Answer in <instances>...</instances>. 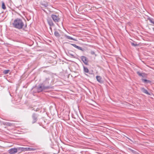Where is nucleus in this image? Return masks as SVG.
<instances>
[{
    "label": "nucleus",
    "mask_w": 154,
    "mask_h": 154,
    "mask_svg": "<svg viewBox=\"0 0 154 154\" xmlns=\"http://www.w3.org/2000/svg\"><path fill=\"white\" fill-rule=\"evenodd\" d=\"M13 27L19 29H22L24 25L22 20L20 18H17L14 20L12 23Z\"/></svg>",
    "instance_id": "f257e3e1"
},
{
    "label": "nucleus",
    "mask_w": 154,
    "mask_h": 154,
    "mask_svg": "<svg viewBox=\"0 0 154 154\" xmlns=\"http://www.w3.org/2000/svg\"><path fill=\"white\" fill-rule=\"evenodd\" d=\"M21 148H22V147L11 148L9 149L8 151V153L10 154H15L18 151H19L20 152H22V151L21 150Z\"/></svg>",
    "instance_id": "f03ea898"
},
{
    "label": "nucleus",
    "mask_w": 154,
    "mask_h": 154,
    "mask_svg": "<svg viewBox=\"0 0 154 154\" xmlns=\"http://www.w3.org/2000/svg\"><path fill=\"white\" fill-rule=\"evenodd\" d=\"M48 87H45L42 84H40L39 86L37 88V90L38 92H40L44 90L48 89Z\"/></svg>",
    "instance_id": "7ed1b4c3"
},
{
    "label": "nucleus",
    "mask_w": 154,
    "mask_h": 154,
    "mask_svg": "<svg viewBox=\"0 0 154 154\" xmlns=\"http://www.w3.org/2000/svg\"><path fill=\"white\" fill-rule=\"evenodd\" d=\"M51 17L54 22L56 23L59 22L60 21V18L58 15L53 14L51 15Z\"/></svg>",
    "instance_id": "20e7f679"
},
{
    "label": "nucleus",
    "mask_w": 154,
    "mask_h": 154,
    "mask_svg": "<svg viewBox=\"0 0 154 154\" xmlns=\"http://www.w3.org/2000/svg\"><path fill=\"white\" fill-rule=\"evenodd\" d=\"M50 79L49 78H46L45 81L42 83L45 87H48V89H50L51 87L49 85V80Z\"/></svg>",
    "instance_id": "39448f33"
},
{
    "label": "nucleus",
    "mask_w": 154,
    "mask_h": 154,
    "mask_svg": "<svg viewBox=\"0 0 154 154\" xmlns=\"http://www.w3.org/2000/svg\"><path fill=\"white\" fill-rule=\"evenodd\" d=\"M38 115L35 113H33L32 115V123L33 124L36 122L37 120L38 117Z\"/></svg>",
    "instance_id": "423d86ee"
},
{
    "label": "nucleus",
    "mask_w": 154,
    "mask_h": 154,
    "mask_svg": "<svg viewBox=\"0 0 154 154\" xmlns=\"http://www.w3.org/2000/svg\"><path fill=\"white\" fill-rule=\"evenodd\" d=\"M22 151H34L36 150V148L33 147H22L21 149Z\"/></svg>",
    "instance_id": "0eeeda50"
},
{
    "label": "nucleus",
    "mask_w": 154,
    "mask_h": 154,
    "mask_svg": "<svg viewBox=\"0 0 154 154\" xmlns=\"http://www.w3.org/2000/svg\"><path fill=\"white\" fill-rule=\"evenodd\" d=\"M81 58L82 61L86 65H88V60L86 57L84 56H82L81 57Z\"/></svg>",
    "instance_id": "6e6552de"
},
{
    "label": "nucleus",
    "mask_w": 154,
    "mask_h": 154,
    "mask_svg": "<svg viewBox=\"0 0 154 154\" xmlns=\"http://www.w3.org/2000/svg\"><path fill=\"white\" fill-rule=\"evenodd\" d=\"M40 4L42 6L45 8H46L48 5V3L47 2L45 1H42L40 2Z\"/></svg>",
    "instance_id": "1a4fd4ad"
},
{
    "label": "nucleus",
    "mask_w": 154,
    "mask_h": 154,
    "mask_svg": "<svg viewBox=\"0 0 154 154\" xmlns=\"http://www.w3.org/2000/svg\"><path fill=\"white\" fill-rule=\"evenodd\" d=\"M47 21L48 23L50 26V29H51L52 28L51 27V26H54V23H53L52 21V20L51 18H48L47 19Z\"/></svg>",
    "instance_id": "9d476101"
},
{
    "label": "nucleus",
    "mask_w": 154,
    "mask_h": 154,
    "mask_svg": "<svg viewBox=\"0 0 154 154\" xmlns=\"http://www.w3.org/2000/svg\"><path fill=\"white\" fill-rule=\"evenodd\" d=\"M35 106H30L29 107V109H31L32 110H34L36 112L40 111V108H35Z\"/></svg>",
    "instance_id": "9b49d317"
},
{
    "label": "nucleus",
    "mask_w": 154,
    "mask_h": 154,
    "mask_svg": "<svg viewBox=\"0 0 154 154\" xmlns=\"http://www.w3.org/2000/svg\"><path fill=\"white\" fill-rule=\"evenodd\" d=\"M71 45L73 46L75 48H77V49L79 50H81L82 51H84V48H82L81 47L77 46L75 44H71Z\"/></svg>",
    "instance_id": "f8f14e48"
},
{
    "label": "nucleus",
    "mask_w": 154,
    "mask_h": 154,
    "mask_svg": "<svg viewBox=\"0 0 154 154\" xmlns=\"http://www.w3.org/2000/svg\"><path fill=\"white\" fill-rule=\"evenodd\" d=\"M137 74L140 76H142L143 77H145L146 76V74L144 73H140L139 71L137 72Z\"/></svg>",
    "instance_id": "ddd939ff"
},
{
    "label": "nucleus",
    "mask_w": 154,
    "mask_h": 154,
    "mask_svg": "<svg viewBox=\"0 0 154 154\" xmlns=\"http://www.w3.org/2000/svg\"><path fill=\"white\" fill-rule=\"evenodd\" d=\"M140 89L141 91L144 93L148 95H150V93L148 92L147 90L146 89L144 88H141Z\"/></svg>",
    "instance_id": "4468645a"
},
{
    "label": "nucleus",
    "mask_w": 154,
    "mask_h": 154,
    "mask_svg": "<svg viewBox=\"0 0 154 154\" xmlns=\"http://www.w3.org/2000/svg\"><path fill=\"white\" fill-rule=\"evenodd\" d=\"M141 80L144 83H146V84L149 83V84H150V83H151V81L149 80H147L146 79H141Z\"/></svg>",
    "instance_id": "2eb2a0df"
},
{
    "label": "nucleus",
    "mask_w": 154,
    "mask_h": 154,
    "mask_svg": "<svg viewBox=\"0 0 154 154\" xmlns=\"http://www.w3.org/2000/svg\"><path fill=\"white\" fill-rule=\"evenodd\" d=\"M65 37L66 38V39H69V40H72L75 41H77V40L76 39L74 38H72V37L70 36H68L67 35H65Z\"/></svg>",
    "instance_id": "dca6fc26"
},
{
    "label": "nucleus",
    "mask_w": 154,
    "mask_h": 154,
    "mask_svg": "<svg viewBox=\"0 0 154 154\" xmlns=\"http://www.w3.org/2000/svg\"><path fill=\"white\" fill-rule=\"evenodd\" d=\"M3 124L5 125L9 126H14V124L9 122H5L3 123Z\"/></svg>",
    "instance_id": "f3484780"
},
{
    "label": "nucleus",
    "mask_w": 154,
    "mask_h": 154,
    "mask_svg": "<svg viewBox=\"0 0 154 154\" xmlns=\"http://www.w3.org/2000/svg\"><path fill=\"white\" fill-rule=\"evenodd\" d=\"M96 78L98 82L100 83H102L103 82L102 80V78L101 77L99 76H96Z\"/></svg>",
    "instance_id": "a211bd4d"
},
{
    "label": "nucleus",
    "mask_w": 154,
    "mask_h": 154,
    "mask_svg": "<svg viewBox=\"0 0 154 154\" xmlns=\"http://www.w3.org/2000/svg\"><path fill=\"white\" fill-rule=\"evenodd\" d=\"M55 36L57 37H59L60 36V35L59 33L57 31H55L54 32Z\"/></svg>",
    "instance_id": "6ab92c4d"
},
{
    "label": "nucleus",
    "mask_w": 154,
    "mask_h": 154,
    "mask_svg": "<svg viewBox=\"0 0 154 154\" xmlns=\"http://www.w3.org/2000/svg\"><path fill=\"white\" fill-rule=\"evenodd\" d=\"M83 70L85 72L88 73L89 72V70L86 67L83 66Z\"/></svg>",
    "instance_id": "aec40b11"
},
{
    "label": "nucleus",
    "mask_w": 154,
    "mask_h": 154,
    "mask_svg": "<svg viewBox=\"0 0 154 154\" xmlns=\"http://www.w3.org/2000/svg\"><path fill=\"white\" fill-rule=\"evenodd\" d=\"M2 9H5L6 8V7H5V3L3 1L2 2Z\"/></svg>",
    "instance_id": "412c9836"
},
{
    "label": "nucleus",
    "mask_w": 154,
    "mask_h": 154,
    "mask_svg": "<svg viewBox=\"0 0 154 154\" xmlns=\"http://www.w3.org/2000/svg\"><path fill=\"white\" fill-rule=\"evenodd\" d=\"M10 71V70H5L3 71V73L4 74L6 75L8 74Z\"/></svg>",
    "instance_id": "4be33fe9"
},
{
    "label": "nucleus",
    "mask_w": 154,
    "mask_h": 154,
    "mask_svg": "<svg viewBox=\"0 0 154 154\" xmlns=\"http://www.w3.org/2000/svg\"><path fill=\"white\" fill-rule=\"evenodd\" d=\"M90 53L91 55H94V54L95 55V56H96V54L93 51H91Z\"/></svg>",
    "instance_id": "5701e85b"
},
{
    "label": "nucleus",
    "mask_w": 154,
    "mask_h": 154,
    "mask_svg": "<svg viewBox=\"0 0 154 154\" xmlns=\"http://www.w3.org/2000/svg\"><path fill=\"white\" fill-rule=\"evenodd\" d=\"M131 45L132 46H134V47H135L136 46H137L138 45L137 44H134V43L133 42H131Z\"/></svg>",
    "instance_id": "b1692460"
},
{
    "label": "nucleus",
    "mask_w": 154,
    "mask_h": 154,
    "mask_svg": "<svg viewBox=\"0 0 154 154\" xmlns=\"http://www.w3.org/2000/svg\"><path fill=\"white\" fill-rule=\"evenodd\" d=\"M149 20L151 23H152L154 24V20H152V19H149Z\"/></svg>",
    "instance_id": "393cba45"
},
{
    "label": "nucleus",
    "mask_w": 154,
    "mask_h": 154,
    "mask_svg": "<svg viewBox=\"0 0 154 154\" xmlns=\"http://www.w3.org/2000/svg\"><path fill=\"white\" fill-rule=\"evenodd\" d=\"M131 152L134 153H135L136 152L133 149L131 151Z\"/></svg>",
    "instance_id": "a878e982"
},
{
    "label": "nucleus",
    "mask_w": 154,
    "mask_h": 154,
    "mask_svg": "<svg viewBox=\"0 0 154 154\" xmlns=\"http://www.w3.org/2000/svg\"><path fill=\"white\" fill-rule=\"evenodd\" d=\"M131 152L134 153H135L136 152L133 149L131 151Z\"/></svg>",
    "instance_id": "bb28decb"
},
{
    "label": "nucleus",
    "mask_w": 154,
    "mask_h": 154,
    "mask_svg": "<svg viewBox=\"0 0 154 154\" xmlns=\"http://www.w3.org/2000/svg\"><path fill=\"white\" fill-rule=\"evenodd\" d=\"M27 27L26 24L24 26V28L23 29H24L25 28H26Z\"/></svg>",
    "instance_id": "cd10ccee"
},
{
    "label": "nucleus",
    "mask_w": 154,
    "mask_h": 154,
    "mask_svg": "<svg viewBox=\"0 0 154 154\" xmlns=\"http://www.w3.org/2000/svg\"><path fill=\"white\" fill-rule=\"evenodd\" d=\"M128 149L131 152V150H132V149L130 148H128Z\"/></svg>",
    "instance_id": "c85d7f7f"
},
{
    "label": "nucleus",
    "mask_w": 154,
    "mask_h": 154,
    "mask_svg": "<svg viewBox=\"0 0 154 154\" xmlns=\"http://www.w3.org/2000/svg\"><path fill=\"white\" fill-rule=\"evenodd\" d=\"M70 55H71L72 56V57H73L74 56V55H73V54H71Z\"/></svg>",
    "instance_id": "c756f323"
},
{
    "label": "nucleus",
    "mask_w": 154,
    "mask_h": 154,
    "mask_svg": "<svg viewBox=\"0 0 154 154\" xmlns=\"http://www.w3.org/2000/svg\"><path fill=\"white\" fill-rule=\"evenodd\" d=\"M42 10H43L44 12H45V11L44 9H43L42 8Z\"/></svg>",
    "instance_id": "7c9ffc66"
},
{
    "label": "nucleus",
    "mask_w": 154,
    "mask_h": 154,
    "mask_svg": "<svg viewBox=\"0 0 154 154\" xmlns=\"http://www.w3.org/2000/svg\"><path fill=\"white\" fill-rule=\"evenodd\" d=\"M128 139L129 140H131V139H130V138H128Z\"/></svg>",
    "instance_id": "2f4dec72"
}]
</instances>
